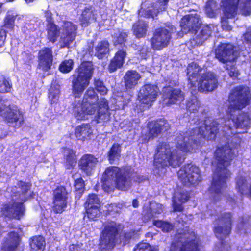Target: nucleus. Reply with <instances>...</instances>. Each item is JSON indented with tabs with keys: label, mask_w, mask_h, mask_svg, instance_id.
Returning a JSON list of instances; mask_svg holds the SVG:
<instances>
[{
	"label": "nucleus",
	"mask_w": 251,
	"mask_h": 251,
	"mask_svg": "<svg viewBox=\"0 0 251 251\" xmlns=\"http://www.w3.org/2000/svg\"><path fill=\"white\" fill-rule=\"evenodd\" d=\"M200 18L197 14L186 15L183 16L180 21L181 31L185 34H196L200 27Z\"/></svg>",
	"instance_id": "nucleus-23"
},
{
	"label": "nucleus",
	"mask_w": 251,
	"mask_h": 251,
	"mask_svg": "<svg viewBox=\"0 0 251 251\" xmlns=\"http://www.w3.org/2000/svg\"><path fill=\"white\" fill-rule=\"evenodd\" d=\"M94 88L89 87L85 91L81 104L79 103H73V112L75 117L82 118L85 115H94L97 123L104 121L107 117L109 109L108 102L104 98L100 100L95 91L96 89L101 95H105L108 89L104 85L103 81L100 78L94 79Z\"/></svg>",
	"instance_id": "nucleus-2"
},
{
	"label": "nucleus",
	"mask_w": 251,
	"mask_h": 251,
	"mask_svg": "<svg viewBox=\"0 0 251 251\" xmlns=\"http://www.w3.org/2000/svg\"><path fill=\"white\" fill-rule=\"evenodd\" d=\"M246 221H244V219L243 217L242 218V221H241V223L242 225H244L246 223Z\"/></svg>",
	"instance_id": "nucleus-63"
},
{
	"label": "nucleus",
	"mask_w": 251,
	"mask_h": 251,
	"mask_svg": "<svg viewBox=\"0 0 251 251\" xmlns=\"http://www.w3.org/2000/svg\"><path fill=\"white\" fill-rule=\"evenodd\" d=\"M75 39V38L68 36L67 34H65L61 37L62 44L61 45V48H69L70 45L72 42Z\"/></svg>",
	"instance_id": "nucleus-51"
},
{
	"label": "nucleus",
	"mask_w": 251,
	"mask_h": 251,
	"mask_svg": "<svg viewBox=\"0 0 251 251\" xmlns=\"http://www.w3.org/2000/svg\"><path fill=\"white\" fill-rule=\"evenodd\" d=\"M128 34L124 31H120L118 36L115 37V45H124L126 42Z\"/></svg>",
	"instance_id": "nucleus-46"
},
{
	"label": "nucleus",
	"mask_w": 251,
	"mask_h": 251,
	"mask_svg": "<svg viewBox=\"0 0 251 251\" xmlns=\"http://www.w3.org/2000/svg\"><path fill=\"white\" fill-rule=\"evenodd\" d=\"M0 115L9 126L15 129L19 128L24 123L23 112L16 106L6 105L2 100H0Z\"/></svg>",
	"instance_id": "nucleus-11"
},
{
	"label": "nucleus",
	"mask_w": 251,
	"mask_h": 251,
	"mask_svg": "<svg viewBox=\"0 0 251 251\" xmlns=\"http://www.w3.org/2000/svg\"><path fill=\"white\" fill-rule=\"evenodd\" d=\"M159 95L158 87L155 84L146 83L138 92L137 99L144 107L150 108Z\"/></svg>",
	"instance_id": "nucleus-15"
},
{
	"label": "nucleus",
	"mask_w": 251,
	"mask_h": 251,
	"mask_svg": "<svg viewBox=\"0 0 251 251\" xmlns=\"http://www.w3.org/2000/svg\"><path fill=\"white\" fill-rule=\"evenodd\" d=\"M17 185L21 190L22 195L24 196L31 189L32 186L30 182H25L22 180L18 181Z\"/></svg>",
	"instance_id": "nucleus-49"
},
{
	"label": "nucleus",
	"mask_w": 251,
	"mask_h": 251,
	"mask_svg": "<svg viewBox=\"0 0 251 251\" xmlns=\"http://www.w3.org/2000/svg\"><path fill=\"white\" fill-rule=\"evenodd\" d=\"M202 68L192 62L187 68V75L190 88L201 93L211 92L217 88L218 79L213 73L208 71L201 73Z\"/></svg>",
	"instance_id": "nucleus-5"
},
{
	"label": "nucleus",
	"mask_w": 251,
	"mask_h": 251,
	"mask_svg": "<svg viewBox=\"0 0 251 251\" xmlns=\"http://www.w3.org/2000/svg\"><path fill=\"white\" fill-rule=\"evenodd\" d=\"M216 161L215 171L208 191L215 201L219 200L224 188L227 187L226 182L230 178L231 172L227 168L234 158L231 148L225 146L216 148L214 155Z\"/></svg>",
	"instance_id": "nucleus-3"
},
{
	"label": "nucleus",
	"mask_w": 251,
	"mask_h": 251,
	"mask_svg": "<svg viewBox=\"0 0 251 251\" xmlns=\"http://www.w3.org/2000/svg\"><path fill=\"white\" fill-rule=\"evenodd\" d=\"M69 251H83L79 244H72L69 247Z\"/></svg>",
	"instance_id": "nucleus-58"
},
{
	"label": "nucleus",
	"mask_w": 251,
	"mask_h": 251,
	"mask_svg": "<svg viewBox=\"0 0 251 251\" xmlns=\"http://www.w3.org/2000/svg\"><path fill=\"white\" fill-rule=\"evenodd\" d=\"M176 237L170 244L169 251H203L196 233L193 231L187 230V233H178Z\"/></svg>",
	"instance_id": "nucleus-8"
},
{
	"label": "nucleus",
	"mask_w": 251,
	"mask_h": 251,
	"mask_svg": "<svg viewBox=\"0 0 251 251\" xmlns=\"http://www.w3.org/2000/svg\"><path fill=\"white\" fill-rule=\"evenodd\" d=\"M177 175L180 182L186 186H195L201 180L199 168L191 163L181 167L177 171Z\"/></svg>",
	"instance_id": "nucleus-13"
},
{
	"label": "nucleus",
	"mask_w": 251,
	"mask_h": 251,
	"mask_svg": "<svg viewBox=\"0 0 251 251\" xmlns=\"http://www.w3.org/2000/svg\"><path fill=\"white\" fill-rule=\"evenodd\" d=\"M243 42L251 46V28L243 34Z\"/></svg>",
	"instance_id": "nucleus-56"
},
{
	"label": "nucleus",
	"mask_w": 251,
	"mask_h": 251,
	"mask_svg": "<svg viewBox=\"0 0 251 251\" xmlns=\"http://www.w3.org/2000/svg\"><path fill=\"white\" fill-rule=\"evenodd\" d=\"M21 55L23 64L31 66L34 58V55L28 51H24L22 52Z\"/></svg>",
	"instance_id": "nucleus-45"
},
{
	"label": "nucleus",
	"mask_w": 251,
	"mask_h": 251,
	"mask_svg": "<svg viewBox=\"0 0 251 251\" xmlns=\"http://www.w3.org/2000/svg\"><path fill=\"white\" fill-rule=\"evenodd\" d=\"M120 231V225L116 222H108L101 231L99 239L100 251H113L117 241Z\"/></svg>",
	"instance_id": "nucleus-9"
},
{
	"label": "nucleus",
	"mask_w": 251,
	"mask_h": 251,
	"mask_svg": "<svg viewBox=\"0 0 251 251\" xmlns=\"http://www.w3.org/2000/svg\"><path fill=\"white\" fill-rule=\"evenodd\" d=\"M53 57L51 48L44 47L38 53L37 68L44 72H49L53 65Z\"/></svg>",
	"instance_id": "nucleus-24"
},
{
	"label": "nucleus",
	"mask_w": 251,
	"mask_h": 251,
	"mask_svg": "<svg viewBox=\"0 0 251 251\" xmlns=\"http://www.w3.org/2000/svg\"><path fill=\"white\" fill-rule=\"evenodd\" d=\"M109 50V44L108 41L103 40L100 41L95 47L96 55L99 59L102 58Z\"/></svg>",
	"instance_id": "nucleus-37"
},
{
	"label": "nucleus",
	"mask_w": 251,
	"mask_h": 251,
	"mask_svg": "<svg viewBox=\"0 0 251 251\" xmlns=\"http://www.w3.org/2000/svg\"><path fill=\"white\" fill-rule=\"evenodd\" d=\"M25 2L27 4L33 2L35 0H24Z\"/></svg>",
	"instance_id": "nucleus-62"
},
{
	"label": "nucleus",
	"mask_w": 251,
	"mask_h": 251,
	"mask_svg": "<svg viewBox=\"0 0 251 251\" xmlns=\"http://www.w3.org/2000/svg\"><path fill=\"white\" fill-rule=\"evenodd\" d=\"M74 62L72 59H68L63 60L59 65V71L63 74L70 73L73 69Z\"/></svg>",
	"instance_id": "nucleus-41"
},
{
	"label": "nucleus",
	"mask_w": 251,
	"mask_h": 251,
	"mask_svg": "<svg viewBox=\"0 0 251 251\" xmlns=\"http://www.w3.org/2000/svg\"><path fill=\"white\" fill-rule=\"evenodd\" d=\"M176 198L177 201L184 203L189 201L191 198V192L184 189H179L176 193Z\"/></svg>",
	"instance_id": "nucleus-43"
},
{
	"label": "nucleus",
	"mask_w": 251,
	"mask_h": 251,
	"mask_svg": "<svg viewBox=\"0 0 251 251\" xmlns=\"http://www.w3.org/2000/svg\"><path fill=\"white\" fill-rule=\"evenodd\" d=\"M134 251H155L149 243L140 242L137 244Z\"/></svg>",
	"instance_id": "nucleus-50"
},
{
	"label": "nucleus",
	"mask_w": 251,
	"mask_h": 251,
	"mask_svg": "<svg viewBox=\"0 0 251 251\" xmlns=\"http://www.w3.org/2000/svg\"><path fill=\"white\" fill-rule=\"evenodd\" d=\"M133 171L129 166L119 168L111 166L106 168L101 182L104 188H109L114 184L120 190L125 191L130 186Z\"/></svg>",
	"instance_id": "nucleus-6"
},
{
	"label": "nucleus",
	"mask_w": 251,
	"mask_h": 251,
	"mask_svg": "<svg viewBox=\"0 0 251 251\" xmlns=\"http://www.w3.org/2000/svg\"><path fill=\"white\" fill-rule=\"evenodd\" d=\"M218 222L222 223L223 226L215 227L214 232L216 237L221 240L222 247L226 245L224 239L228 237L231 232L233 215L230 212L222 214L217 219Z\"/></svg>",
	"instance_id": "nucleus-16"
},
{
	"label": "nucleus",
	"mask_w": 251,
	"mask_h": 251,
	"mask_svg": "<svg viewBox=\"0 0 251 251\" xmlns=\"http://www.w3.org/2000/svg\"><path fill=\"white\" fill-rule=\"evenodd\" d=\"M74 187L75 197L80 199L85 190V184L84 180L81 177L76 178L74 183Z\"/></svg>",
	"instance_id": "nucleus-39"
},
{
	"label": "nucleus",
	"mask_w": 251,
	"mask_h": 251,
	"mask_svg": "<svg viewBox=\"0 0 251 251\" xmlns=\"http://www.w3.org/2000/svg\"><path fill=\"white\" fill-rule=\"evenodd\" d=\"M219 132V123L216 120H212L209 123H204L191 129L186 135L177 136L176 149H172L167 142L159 143L154 155V165L158 168L180 166L185 159L180 151L185 153L195 151L203 145L205 140H215Z\"/></svg>",
	"instance_id": "nucleus-1"
},
{
	"label": "nucleus",
	"mask_w": 251,
	"mask_h": 251,
	"mask_svg": "<svg viewBox=\"0 0 251 251\" xmlns=\"http://www.w3.org/2000/svg\"><path fill=\"white\" fill-rule=\"evenodd\" d=\"M230 249H231L230 246V245H228L227 250L228 251V250H230Z\"/></svg>",
	"instance_id": "nucleus-64"
},
{
	"label": "nucleus",
	"mask_w": 251,
	"mask_h": 251,
	"mask_svg": "<svg viewBox=\"0 0 251 251\" xmlns=\"http://www.w3.org/2000/svg\"><path fill=\"white\" fill-rule=\"evenodd\" d=\"M74 134L78 140L84 141L90 138L93 130L89 123H82L76 126Z\"/></svg>",
	"instance_id": "nucleus-28"
},
{
	"label": "nucleus",
	"mask_w": 251,
	"mask_h": 251,
	"mask_svg": "<svg viewBox=\"0 0 251 251\" xmlns=\"http://www.w3.org/2000/svg\"><path fill=\"white\" fill-rule=\"evenodd\" d=\"M140 74L136 70L127 71L124 77L125 86L126 90L133 89L138 84L141 78Z\"/></svg>",
	"instance_id": "nucleus-29"
},
{
	"label": "nucleus",
	"mask_w": 251,
	"mask_h": 251,
	"mask_svg": "<svg viewBox=\"0 0 251 251\" xmlns=\"http://www.w3.org/2000/svg\"><path fill=\"white\" fill-rule=\"evenodd\" d=\"M215 58L223 64L236 61L237 51L230 43H220L214 50Z\"/></svg>",
	"instance_id": "nucleus-17"
},
{
	"label": "nucleus",
	"mask_w": 251,
	"mask_h": 251,
	"mask_svg": "<svg viewBox=\"0 0 251 251\" xmlns=\"http://www.w3.org/2000/svg\"><path fill=\"white\" fill-rule=\"evenodd\" d=\"M127 55L126 50L122 49L119 50L111 59L108 65V71L109 73H113L118 69L122 68L125 63Z\"/></svg>",
	"instance_id": "nucleus-26"
},
{
	"label": "nucleus",
	"mask_w": 251,
	"mask_h": 251,
	"mask_svg": "<svg viewBox=\"0 0 251 251\" xmlns=\"http://www.w3.org/2000/svg\"><path fill=\"white\" fill-rule=\"evenodd\" d=\"M12 88V82L8 77L3 75H0V93H7L11 91Z\"/></svg>",
	"instance_id": "nucleus-38"
},
{
	"label": "nucleus",
	"mask_w": 251,
	"mask_h": 251,
	"mask_svg": "<svg viewBox=\"0 0 251 251\" xmlns=\"http://www.w3.org/2000/svg\"><path fill=\"white\" fill-rule=\"evenodd\" d=\"M70 194L65 186H57L52 191L51 210L55 214H61L66 211Z\"/></svg>",
	"instance_id": "nucleus-14"
},
{
	"label": "nucleus",
	"mask_w": 251,
	"mask_h": 251,
	"mask_svg": "<svg viewBox=\"0 0 251 251\" xmlns=\"http://www.w3.org/2000/svg\"><path fill=\"white\" fill-rule=\"evenodd\" d=\"M49 98L50 100L51 104L56 103L58 100V96L55 92H50L49 93Z\"/></svg>",
	"instance_id": "nucleus-57"
},
{
	"label": "nucleus",
	"mask_w": 251,
	"mask_h": 251,
	"mask_svg": "<svg viewBox=\"0 0 251 251\" xmlns=\"http://www.w3.org/2000/svg\"><path fill=\"white\" fill-rule=\"evenodd\" d=\"M148 24L143 21H138L133 25V32L138 38L145 37L147 31Z\"/></svg>",
	"instance_id": "nucleus-35"
},
{
	"label": "nucleus",
	"mask_w": 251,
	"mask_h": 251,
	"mask_svg": "<svg viewBox=\"0 0 251 251\" xmlns=\"http://www.w3.org/2000/svg\"><path fill=\"white\" fill-rule=\"evenodd\" d=\"M121 147L118 143L113 144L107 152L109 162L112 164L116 159H119L121 156Z\"/></svg>",
	"instance_id": "nucleus-36"
},
{
	"label": "nucleus",
	"mask_w": 251,
	"mask_h": 251,
	"mask_svg": "<svg viewBox=\"0 0 251 251\" xmlns=\"http://www.w3.org/2000/svg\"><path fill=\"white\" fill-rule=\"evenodd\" d=\"M98 160L92 154L83 155L78 161V168L82 173L90 176L95 170Z\"/></svg>",
	"instance_id": "nucleus-25"
},
{
	"label": "nucleus",
	"mask_w": 251,
	"mask_h": 251,
	"mask_svg": "<svg viewBox=\"0 0 251 251\" xmlns=\"http://www.w3.org/2000/svg\"><path fill=\"white\" fill-rule=\"evenodd\" d=\"M10 242L12 243L9 245L4 244L2 248V251H15L19 245L20 237L17 233L15 231H11L8 233Z\"/></svg>",
	"instance_id": "nucleus-33"
},
{
	"label": "nucleus",
	"mask_w": 251,
	"mask_h": 251,
	"mask_svg": "<svg viewBox=\"0 0 251 251\" xmlns=\"http://www.w3.org/2000/svg\"><path fill=\"white\" fill-rule=\"evenodd\" d=\"M169 0H159L160 2L163 5V6H166L168 4V3L169 2Z\"/></svg>",
	"instance_id": "nucleus-61"
},
{
	"label": "nucleus",
	"mask_w": 251,
	"mask_h": 251,
	"mask_svg": "<svg viewBox=\"0 0 251 251\" xmlns=\"http://www.w3.org/2000/svg\"><path fill=\"white\" fill-rule=\"evenodd\" d=\"M153 225L157 228H160L164 232H169L174 227L170 223L160 220H153Z\"/></svg>",
	"instance_id": "nucleus-42"
},
{
	"label": "nucleus",
	"mask_w": 251,
	"mask_h": 251,
	"mask_svg": "<svg viewBox=\"0 0 251 251\" xmlns=\"http://www.w3.org/2000/svg\"><path fill=\"white\" fill-rule=\"evenodd\" d=\"M132 205L134 208H137L139 206V202L137 199H133L132 202Z\"/></svg>",
	"instance_id": "nucleus-60"
},
{
	"label": "nucleus",
	"mask_w": 251,
	"mask_h": 251,
	"mask_svg": "<svg viewBox=\"0 0 251 251\" xmlns=\"http://www.w3.org/2000/svg\"><path fill=\"white\" fill-rule=\"evenodd\" d=\"M236 189L241 195L245 194L246 191V180L242 177H239L236 181Z\"/></svg>",
	"instance_id": "nucleus-48"
},
{
	"label": "nucleus",
	"mask_w": 251,
	"mask_h": 251,
	"mask_svg": "<svg viewBox=\"0 0 251 251\" xmlns=\"http://www.w3.org/2000/svg\"><path fill=\"white\" fill-rule=\"evenodd\" d=\"M217 6V3L214 0H208L206 4L205 11L207 15L210 18H213L216 16V11L215 9Z\"/></svg>",
	"instance_id": "nucleus-44"
},
{
	"label": "nucleus",
	"mask_w": 251,
	"mask_h": 251,
	"mask_svg": "<svg viewBox=\"0 0 251 251\" xmlns=\"http://www.w3.org/2000/svg\"><path fill=\"white\" fill-rule=\"evenodd\" d=\"M226 25H224V24L222 25L223 29H225V30H226L227 31H231L232 29V27L230 25H228L227 24V23H226Z\"/></svg>",
	"instance_id": "nucleus-59"
},
{
	"label": "nucleus",
	"mask_w": 251,
	"mask_h": 251,
	"mask_svg": "<svg viewBox=\"0 0 251 251\" xmlns=\"http://www.w3.org/2000/svg\"><path fill=\"white\" fill-rule=\"evenodd\" d=\"M241 0H221V7L226 18H234L237 14ZM240 11L242 15L248 16L251 14V0H242Z\"/></svg>",
	"instance_id": "nucleus-12"
},
{
	"label": "nucleus",
	"mask_w": 251,
	"mask_h": 251,
	"mask_svg": "<svg viewBox=\"0 0 251 251\" xmlns=\"http://www.w3.org/2000/svg\"><path fill=\"white\" fill-rule=\"evenodd\" d=\"M228 74L230 77L235 79L238 78L240 75V73L235 65H231L229 69Z\"/></svg>",
	"instance_id": "nucleus-53"
},
{
	"label": "nucleus",
	"mask_w": 251,
	"mask_h": 251,
	"mask_svg": "<svg viewBox=\"0 0 251 251\" xmlns=\"http://www.w3.org/2000/svg\"><path fill=\"white\" fill-rule=\"evenodd\" d=\"M213 26L209 25L203 26L200 30L199 34L190 39V43L192 47L200 46L207 40L213 32Z\"/></svg>",
	"instance_id": "nucleus-27"
},
{
	"label": "nucleus",
	"mask_w": 251,
	"mask_h": 251,
	"mask_svg": "<svg viewBox=\"0 0 251 251\" xmlns=\"http://www.w3.org/2000/svg\"><path fill=\"white\" fill-rule=\"evenodd\" d=\"M76 27L73 23L68 22L65 25V34H67L68 36H71L74 38L76 36Z\"/></svg>",
	"instance_id": "nucleus-47"
},
{
	"label": "nucleus",
	"mask_w": 251,
	"mask_h": 251,
	"mask_svg": "<svg viewBox=\"0 0 251 251\" xmlns=\"http://www.w3.org/2000/svg\"><path fill=\"white\" fill-rule=\"evenodd\" d=\"M45 240L41 235L34 236L30 238V247L31 251H43Z\"/></svg>",
	"instance_id": "nucleus-34"
},
{
	"label": "nucleus",
	"mask_w": 251,
	"mask_h": 251,
	"mask_svg": "<svg viewBox=\"0 0 251 251\" xmlns=\"http://www.w3.org/2000/svg\"><path fill=\"white\" fill-rule=\"evenodd\" d=\"M94 68L91 61L83 60L75 69L72 76V94L75 98H79L88 86Z\"/></svg>",
	"instance_id": "nucleus-7"
},
{
	"label": "nucleus",
	"mask_w": 251,
	"mask_h": 251,
	"mask_svg": "<svg viewBox=\"0 0 251 251\" xmlns=\"http://www.w3.org/2000/svg\"><path fill=\"white\" fill-rule=\"evenodd\" d=\"M162 99L163 103L167 106L176 104L178 101H183L184 95L179 88H175L168 85L162 89Z\"/></svg>",
	"instance_id": "nucleus-20"
},
{
	"label": "nucleus",
	"mask_w": 251,
	"mask_h": 251,
	"mask_svg": "<svg viewBox=\"0 0 251 251\" xmlns=\"http://www.w3.org/2000/svg\"><path fill=\"white\" fill-rule=\"evenodd\" d=\"M183 203H178L176 199H174L172 201V208L174 212H182L184 210Z\"/></svg>",
	"instance_id": "nucleus-52"
},
{
	"label": "nucleus",
	"mask_w": 251,
	"mask_h": 251,
	"mask_svg": "<svg viewBox=\"0 0 251 251\" xmlns=\"http://www.w3.org/2000/svg\"><path fill=\"white\" fill-rule=\"evenodd\" d=\"M44 16L47 22L46 27V39L49 42L54 43L57 41L60 36V28L55 23L52 13L50 10H45Z\"/></svg>",
	"instance_id": "nucleus-22"
},
{
	"label": "nucleus",
	"mask_w": 251,
	"mask_h": 251,
	"mask_svg": "<svg viewBox=\"0 0 251 251\" xmlns=\"http://www.w3.org/2000/svg\"><path fill=\"white\" fill-rule=\"evenodd\" d=\"M86 215L89 221H96L100 215V202L97 194H89L84 204Z\"/></svg>",
	"instance_id": "nucleus-19"
},
{
	"label": "nucleus",
	"mask_w": 251,
	"mask_h": 251,
	"mask_svg": "<svg viewBox=\"0 0 251 251\" xmlns=\"http://www.w3.org/2000/svg\"><path fill=\"white\" fill-rule=\"evenodd\" d=\"M96 19L91 7H85L79 18V24L81 27H87L93 21H96Z\"/></svg>",
	"instance_id": "nucleus-30"
},
{
	"label": "nucleus",
	"mask_w": 251,
	"mask_h": 251,
	"mask_svg": "<svg viewBox=\"0 0 251 251\" xmlns=\"http://www.w3.org/2000/svg\"><path fill=\"white\" fill-rule=\"evenodd\" d=\"M35 193L30 192L29 196L24 198L22 201H14L12 202L4 203L2 204L0 209V215L5 220L13 219L20 220L25 213V207L24 202L33 199Z\"/></svg>",
	"instance_id": "nucleus-10"
},
{
	"label": "nucleus",
	"mask_w": 251,
	"mask_h": 251,
	"mask_svg": "<svg viewBox=\"0 0 251 251\" xmlns=\"http://www.w3.org/2000/svg\"><path fill=\"white\" fill-rule=\"evenodd\" d=\"M17 17V14L16 12L8 11L3 19V25L0 26H3V29H6L9 31H13Z\"/></svg>",
	"instance_id": "nucleus-32"
},
{
	"label": "nucleus",
	"mask_w": 251,
	"mask_h": 251,
	"mask_svg": "<svg viewBox=\"0 0 251 251\" xmlns=\"http://www.w3.org/2000/svg\"><path fill=\"white\" fill-rule=\"evenodd\" d=\"M147 136L149 139L157 137L162 132L167 131L171 128L168 121L164 118H159L148 122L147 125Z\"/></svg>",
	"instance_id": "nucleus-21"
},
{
	"label": "nucleus",
	"mask_w": 251,
	"mask_h": 251,
	"mask_svg": "<svg viewBox=\"0 0 251 251\" xmlns=\"http://www.w3.org/2000/svg\"><path fill=\"white\" fill-rule=\"evenodd\" d=\"M149 48L147 46H143L139 50V54L142 59H146L148 57Z\"/></svg>",
	"instance_id": "nucleus-54"
},
{
	"label": "nucleus",
	"mask_w": 251,
	"mask_h": 251,
	"mask_svg": "<svg viewBox=\"0 0 251 251\" xmlns=\"http://www.w3.org/2000/svg\"><path fill=\"white\" fill-rule=\"evenodd\" d=\"M171 38V34L169 30L164 27L156 28L150 39L152 49L160 50L168 46Z\"/></svg>",
	"instance_id": "nucleus-18"
},
{
	"label": "nucleus",
	"mask_w": 251,
	"mask_h": 251,
	"mask_svg": "<svg viewBox=\"0 0 251 251\" xmlns=\"http://www.w3.org/2000/svg\"><path fill=\"white\" fill-rule=\"evenodd\" d=\"M7 36V31L3 29V26H0V48L4 46Z\"/></svg>",
	"instance_id": "nucleus-55"
},
{
	"label": "nucleus",
	"mask_w": 251,
	"mask_h": 251,
	"mask_svg": "<svg viewBox=\"0 0 251 251\" xmlns=\"http://www.w3.org/2000/svg\"><path fill=\"white\" fill-rule=\"evenodd\" d=\"M65 150L67 153L64 155V166L67 170L74 169L77 162L76 152L69 148H66Z\"/></svg>",
	"instance_id": "nucleus-31"
},
{
	"label": "nucleus",
	"mask_w": 251,
	"mask_h": 251,
	"mask_svg": "<svg viewBox=\"0 0 251 251\" xmlns=\"http://www.w3.org/2000/svg\"><path fill=\"white\" fill-rule=\"evenodd\" d=\"M186 106L188 110L194 113L198 111L201 104L197 97L193 96L187 100Z\"/></svg>",
	"instance_id": "nucleus-40"
},
{
	"label": "nucleus",
	"mask_w": 251,
	"mask_h": 251,
	"mask_svg": "<svg viewBox=\"0 0 251 251\" xmlns=\"http://www.w3.org/2000/svg\"><path fill=\"white\" fill-rule=\"evenodd\" d=\"M251 98L250 90L245 85L234 87L229 93L228 101V112L229 119L236 128L248 129L250 127V119L244 112H240L235 115L232 112L241 110L249 104Z\"/></svg>",
	"instance_id": "nucleus-4"
}]
</instances>
